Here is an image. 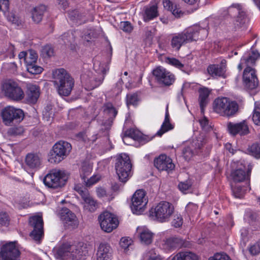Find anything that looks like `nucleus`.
Returning a JSON list of instances; mask_svg holds the SVG:
<instances>
[{"label":"nucleus","mask_w":260,"mask_h":260,"mask_svg":"<svg viewBox=\"0 0 260 260\" xmlns=\"http://www.w3.org/2000/svg\"><path fill=\"white\" fill-rule=\"evenodd\" d=\"M208 35V31L199 25H194L185 29L181 32L173 35L171 39L170 45L175 51H179L181 46L199 40H204Z\"/></svg>","instance_id":"1"},{"label":"nucleus","mask_w":260,"mask_h":260,"mask_svg":"<svg viewBox=\"0 0 260 260\" xmlns=\"http://www.w3.org/2000/svg\"><path fill=\"white\" fill-rule=\"evenodd\" d=\"M54 84L58 94L61 96H68L74 85L73 78L64 69L56 70L53 72Z\"/></svg>","instance_id":"2"},{"label":"nucleus","mask_w":260,"mask_h":260,"mask_svg":"<svg viewBox=\"0 0 260 260\" xmlns=\"http://www.w3.org/2000/svg\"><path fill=\"white\" fill-rule=\"evenodd\" d=\"M174 212L173 205L167 201H161L149 210V217L158 222H168Z\"/></svg>","instance_id":"3"},{"label":"nucleus","mask_w":260,"mask_h":260,"mask_svg":"<svg viewBox=\"0 0 260 260\" xmlns=\"http://www.w3.org/2000/svg\"><path fill=\"white\" fill-rule=\"evenodd\" d=\"M213 107L215 112L228 117L234 116L239 109V105L236 101L224 97L216 99Z\"/></svg>","instance_id":"4"},{"label":"nucleus","mask_w":260,"mask_h":260,"mask_svg":"<svg viewBox=\"0 0 260 260\" xmlns=\"http://www.w3.org/2000/svg\"><path fill=\"white\" fill-rule=\"evenodd\" d=\"M81 245L80 242L77 244L70 245L68 243H63L57 249L56 257L62 260L72 258L73 260H80L81 258Z\"/></svg>","instance_id":"5"},{"label":"nucleus","mask_w":260,"mask_h":260,"mask_svg":"<svg viewBox=\"0 0 260 260\" xmlns=\"http://www.w3.org/2000/svg\"><path fill=\"white\" fill-rule=\"evenodd\" d=\"M72 149L70 143L64 141L56 142L50 150L49 161L51 163L58 164L65 159Z\"/></svg>","instance_id":"6"},{"label":"nucleus","mask_w":260,"mask_h":260,"mask_svg":"<svg viewBox=\"0 0 260 260\" xmlns=\"http://www.w3.org/2000/svg\"><path fill=\"white\" fill-rule=\"evenodd\" d=\"M132 164L129 156L126 154H121L116 159L115 169L119 179L126 182L131 176Z\"/></svg>","instance_id":"7"},{"label":"nucleus","mask_w":260,"mask_h":260,"mask_svg":"<svg viewBox=\"0 0 260 260\" xmlns=\"http://www.w3.org/2000/svg\"><path fill=\"white\" fill-rule=\"evenodd\" d=\"M68 179L64 171L52 170L44 178L45 185L49 188L56 189L63 186Z\"/></svg>","instance_id":"8"},{"label":"nucleus","mask_w":260,"mask_h":260,"mask_svg":"<svg viewBox=\"0 0 260 260\" xmlns=\"http://www.w3.org/2000/svg\"><path fill=\"white\" fill-rule=\"evenodd\" d=\"M147 203L145 191L143 189L137 190L131 199V208L132 212L137 215L141 214L145 210Z\"/></svg>","instance_id":"9"},{"label":"nucleus","mask_w":260,"mask_h":260,"mask_svg":"<svg viewBox=\"0 0 260 260\" xmlns=\"http://www.w3.org/2000/svg\"><path fill=\"white\" fill-rule=\"evenodd\" d=\"M3 121L6 125H11L14 122H20L24 117L23 111L20 109L8 106L2 112Z\"/></svg>","instance_id":"10"},{"label":"nucleus","mask_w":260,"mask_h":260,"mask_svg":"<svg viewBox=\"0 0 260 260\" xmlns=\"http://www.w3.org/2000/svg\"><path fill=\"white\" fill-rule=\"evenodd\" d=\"M2 89L6 96L14 101H20L24 98L22 89L16 82L12 80H9L4 82Z\"/></svg>","instance_id":"11"},{"label":"nucleus","mask_w":260,"mask_h":260,"mask_svg":"<svg viewBox=\"0 0 260 260\" xmlns=\"http://www.w3.org/2000/svg\"><path fill=\"white\" fill-rule=\"evenodd\" d=\"M98 219L102 230L107 233L111 232L116 229L119 224V221L117 217L108 211L101 214Z\"/></svg>","instance_id":"12"},{"label":"nucleus","mask_w":260,"mask_h":260,"mask_svg":"<svg viewBox=\"0 0 260 260\" xmlns=\"http://www.w3.org/2000/svg\"><path fill=\"white\" fill-rule=\"evenodd\" d=\"M29 225L32 229L30 236L36 242L40 243L43 235V220L42 216L35 215L29 219Z\"/></svg>","instance_id":"13"},{"label":"nucleus","mask_w":260,"mask_h":260,"mask_svg":"<svg viewBox=\"0 0 260 260\" xmlns=\"http://www.w3.org/2000/svg\"><path fill=\"white\" fill-rule=\"evenodd\" d=\"M104 78V73L97 76L87 70L82 74V80L84 81V88L86 90H91L99 86L103 83Z\"/></svg>","instance_id":"14"},{"label":"nucleus","mask_w":260,"mask_h":260,"mask_svg":"<svg viewBox=\"0 0 260 260\" xmlns=\"http://www.w3.org/2000/svg\"><path fill=\"white\" fill-rule=\"evenodd\" d=\"M58 215L66 228L74 229L77 228L79 224L78 218L69 209L62 208L59 211Z\"/></svg>","instance_id":"15"},{"label":"nucleus","mask_w":260,"mask_h":260,"mask_svg":"<svg viewBox=\"0 0 260 260\" xmlns=\"http://www.w3.org/2000/svg\"><path fill=\"white\" fill-rule=\"evenodd\" d=\"M20 252L15 242L4 245L0 251V258L3 260H19Z\"/></svg>","instance_id":"16"},{"label":"nucleus","mask_w":260,"mask_h":260,"mask_svg":"<svg viewBox=\"0 0 260 260\" xmlns=\"http://www.w3.org/2000/svg\"><path fill=\"white\" fill-rule=\"evenodd\" d=\"M226 129L228 133L234 137L237 135L243 136L250 133L248 123L246 120L237 123L228 122L226 124Z\"/></svg>","instance_id":"17"},{"label":"nucleus","mask_w":260,"mask_h":260,"mask_svg":"<svg viewBox=\"0 0 260 260\" xmlns=\"http://www.w3.org/2000/svg\"><path fill=\"white\" fill-rule=\"evenodd\" d=\"M153 76L157 82L165 86H170L175 81V76L165 68L158 67L153 70Z\"/></svg>","instance_id":"18"},{"label":"nucleus","mask_w":260,"mask_h":260,"mask_svg":"<svg viewBox=\"0 0 260 260\" xmlns=\"http://www.w3.org/2000/svg\"><path fill=\"white\" fill-rule=\"evenodd\" d=\"M243 81L246 88L249 90L256 89L259 82L255 69L249 68L245 69L243 74Z\"/></svg>","instance_id":"19"},{"label":"nucleus","mask_w":260,"mask_h":260,"mask_svg":"<svg viewBox=\"0 0 260 260\" xmlns=\"http://www.w3.org/2000/svg\"><path fill=\"white\" fill-rule=\"evenodd\" d=\"M154 166L160 171H171L175 168L172 159L165 154H161L154 160Z\"/></svg>","instance_id":"20"},{"label":"nucleus","mask_w":260,"mask_h":260,"mask_svg":"<svg viewBox=\"0 0 260 260\" xmlns=\"http://www.w3.org/2000/svg\"><path fill=\"white\" fill-rule=\"evenodd\" d=\"M252 167L248 166L247 171H245L244 168H238L234 169L231 173L232 179L235 182H243L244 180H250Z\"/></svg>","instance_id":"21"},{"label":"nucleus","mask_w":260,"mask_h":260,"mask_svg":"<svg viewBox=\"0 0 260 260\" xmlns=\"http://www.w3.org/2000/svg\"><path fill=\"white\" fill-rule=\"evenodd\" d=\"M9 0H0V13L5 15L9 21L19 26L21 24V21L18 17L14 13H9Z\"/></svg>","instance_id":"22"},{"label":"nucleus","mask_w":260,"mask_h":260,"mask_svg":"<svg viewBox=\"0 0 260 260\" xmlns=\"http://www.w3.org/2000/svg\"><path fill=\"white\" fill-rule=\"evenodd\" d=\"M104 112L108 115L109 118L104 122L103 125L105 126V129L108 131L113 124L114 119L116 116L118 112L111 103H106L104 106Z\"/></svg>","instance_id":"23"},{"label":"nucleus","mask_w":260,"mask_h":260,"mask_svg":"<svg viewBox=\"0 0 260 260\" xmlns=\"http://www.w3.org/2000/svg\"><path fill=\"white\" fill-rule=\"evenodd\" d=\"M42 162L41 155L37 153H28L25 158L26 166L31 169L39 168Z\"/></svg>","instance_id":"24"},{"label":"nucleus","mask_w":260,"mask_h":260,"mask_svg":"<svg viewBox=\"0 0 260 260\" xmlns=\"http://www.w3.org/2000/svg\"><path fill=\"white\" fill-rule=\"evenodd\" d=\"M113 250L109 244L106 243H101L99 246L97 260H111Z\"/></svg>","instance_id":"25"},{"label":"nucleus","mask_w":260,"mask_h":260,"mask_svg":"<svg viewBox=\"0 0 260 260\" xmlns=\"http://www.w3.org/2000/svg\"><path fill=\"white\" fill-rule=\"evenodd\" d=\"M259 56L260 54L257 51L251 50L245 53L241 58L242 63L245 64V69L249 68L254 69L253 67L255 66L256 60Z\"/></svg>","instance_id":"26"},{"label":"nucleus","mask_w":260,"mask_h":260,"mask_svg":"<svg viewBox=\"0 0 260 260\" xmlns=\"http://www.w3.org/2000/svg\"><path fill=\"white\" fill-rule=\"evenodd\" d=\"M26 100L30 104H35L40 96V89L38 86L31 84H26Z\"/></svg>","instance_id":"27"},{"label":"nucleus","mask_w":260,"mask_h":260,"mask_svg":"<svg viewBox=\"0 0 260 260\" xmlns=\"http://www.w3.org/2000/svg\"><path fill=\"white\" fill-rule=\"evenodd\" d=\"M137 232L141 243L149 245L152 243L154 234L148 229L146 227H138Z\"/></svg>","instance_id":"28"},{"label":"nucleus","mask_w":260,"mask_h":260,"mask_svg":"<svg viewBox=\"0 0 260 260\" xmlns=\"http://www.w3.org/2000/svg\"><path fill=\"white\" fill-rule=\"evenodd\" d=\"M199 92V102L202 113H204V108L209 103V96L211 93V90L209 88L203 87L200 88Z\"/></svg>","instance_id":"29"},{"label":"nucleus","mask_w":260,"mask_h":260,"mask_svg":"<svg viewBox=\"0 0 260 260\" xmlns=\"http://www.w3.org/2000/svg\"><path fill=\"white\" fill-rule=\"evenodd\" d=\"M164 248L168 250L174 249L185 247L184 240L179 237H171L164 240Z\"/></svg>","instance_id":"30"},{"label":"nucleus","mask_w":260,"mask_h":260,"mask_svg":"<svg viewBox=\"0 0 260 260\" xmlns=\"http://www.w3.org/2000/svg\"><path fill=\"white\" fill-rule=\"evenodd\" d=\"M47 10V7L44 5H40L34 7L31 11L32 21L36 24L40 23Z\"/></svg>","instance_id":"31"},{"label":"nucleus","mask_w":260,"mask_h":260,"mask_svg":"<svg viewBox=\"0 0 260 260\" xmlns=\"http://www.w3.org/2000/svg\"><path fill=\"white\" fill-rule=\"evenodd\" d=\"M77 36H80V31L74 30L64 33L61 37V39L66 45H71V49L75 48V43Z\"/></svg>","instance_id":"32"},{"label":"nucleus","mask_w":260,"mask_h":260,"mask_svg":"<svg viewBox=\"0 0 260 260\" xmlns=\"http://www.w3.org/2000/svg\"><path fill=\"white\" fill-rule=\"evenodd\" d=\"M207 71L213 77H224L225 67L224 65L211 64L208 67Z\"/></svg>","instance_id":"33"},{"label":"nucleus","mask_w":260,"mask_h":260,"mask_svg":"<svg viewBox=\"0 0 260 260\" xmlns=\"http://www.w3.org/2000/svg\"><path fill=\"white\" fill-rule=\"evenodd\" d=\"M168 104L167 106L165 113V118L160 129L157 132L156 135L161 136L165 133L173 128V125L170 122V116L169 113Z\"/></svg>","instance_id":"34"},{"label":"nucleus","mask_w":260,"mask_h":260,"mask_svg":"<svg viewBox=\"0 0 260 260\" xmlns=\"http://www.w3.org/2000/svg\"><path fill=\"white\" fill-rule=\"evenodd\" d=\"M83 191L82 190V194ZM82 199L84 200V209L89 212H94L97 208L98 204L90 196L84 197L82 196Z\"/></svg>","instance_id":"35"},{"label":"nucleus","mask_w":260,"mask_h":260,"mask_svg":"<svg viewBox=\"0 0 260 260\" xmlns=\"http://www.w3.org/2000/svg\"><path fill=\"white\" fill-rule=\"evenodd\" d=\"M167 62L169 64L181 70L183 72L188 75H189L191 72L190 69L188 66L184 65L175 58L168 57L167 59Z\"/></svg>","instance_id":"36"},{"label":"nucleus","mask_w":260,"mask_h":260,"mask_svg":"<svg viewBox=\"0 0 260 260\" xmlns=\"http://www.w3.org/2000/svg\"><path fill=\"white\" fill-rule=\"evenodd\" d=\"M158 15L157 6L153 5L149 7H147L145 10L143 20L145 22H148L157 17Z\"/></svg>","instance_id":"37"},{"label":"nucleus","mask_w":260,"mask_h":260,"mask_svg":"<svg viewBox=\"0 0 260 260\" xmlns=\"http://www.w3.org/2000/svg\"><path fill=\"white\" fill-rule=\"evenodd\" d=\"M196 255L193 253L188 251H181L176 254L172 258V260H195Z\"/></svg>","instance_id":"38"},{"label":"nucleus","mask_w":260,"mask_h":260,"mask_svg":"<svg viewBox=\"0 0 260 260\" xmlns=\"http://www.w3.org/2000/svg\"><path fill=\"white\" fill-rule=\"evenodd\" d=\"M54 54L53 47L50 45H46L43 46L41 49V56L44 58H48Z\"/></svg>","instance_id":"39"},{"label":"nucleus","mask_w":260,"mask_h":260,"mask_svg":"<svg viewBox=\"0 0 260 260\" xmlns=\"http://www.w3.org/2000/svg\"><path fill=\"white\" fill-rule=\"evenodd\" d=\"M246 21V17L245 12H239L234 23L235 29L241 27L245 23Z\"/></svg>","instance_id":"40"},{"label":"nucleus","mask_w":260,"mask_h":260,"mask_svg":"<svg viewBox=\"0 0 260 260\" xmlns=\"http://www.w3.org/2000/svg\"><path fill=\"white\" fill-rule=\"evenodd\" d=\"M37 59L38 54L37 52L32 50H29L25 60L26 66L31 65L32 63H37Z\"/></svg>","instance_id":"41"},{"label":"nucleus","mask_w":260,"mask_h":260,"mask_svg":"<svg viewBox=\"0 0 260 260\" xmlns=\"http://www.w3.org/2000/svg\"><path fill=\"white\" fill-rule=\"evenodd\" d=\"M249 153L256 158H260V144L253 143L248 148Z\"/></svg>","instance_id":"42"},{"label":"nucleus","mask_w":260,"mask_h":260,"mask_svg":"<svg viewBox=\"0 0 260 260\" xmlns=\"http://www.w3.org/2000/svg\"><path fill=\"white\" fill-rule=\"evenodd\" d=\"M232 191L234 197L238 199L243 198L246 192V190L239 185L232 186Z\"/></svg>","instance_id":"43"},{"label":"nucleus","mask_w":260,"mask_h":260,"mask_svg":"<svg viewBox=\"0 0 260 260\" xmlns=\"http://www.w3.org/2000/svg\"><path fill=\"white\" fill-rule=\"evenodd\" d=\"M10 219L9 215L6 212H0V227H7L10 223Z\"/></svg>","instance_id":"44"},{"label":"nucleus","mask_w":260,"mask_h":260,"mask_svg":"<svg viewBox=\"0 0 260 260\" xmlns=\"http://www.w3.org/2000/svg\"><path fill=\"white\" fill-rule=\"evenodd\" d=\"M37 63H32L31 65L26 66L27 71L31 74H39L42 72L43 68L37 65Z\"/></svg>","instance_id":"45"},{"label":"nucleus","mask_w":260,"mask_h":260,"mask_svg":"<svg viewBox=\"0 0 260 260\" xmlns=\"http://www.w3.org/2000/svg\"><path fill=\"white\" fill-rule=\"evenodd\" d=\"M24 132V128L22 126H14L9 128L8 134L9 136H15L22 135Z\"/></svg>","instance_id":"46"},{"label":"nucleus","mask_w":260,"mask_h":260,"mask_svg":"<svg viewBox=\"0 0 260 260\" xmlns=\"http://www.w3.org/2000/svg\"><path fill=\"white\" fill-rule=\"evenodd\" d=\"M138 102V94L136 93L127 94L126 95V104L127 105H136Z\"/></svg>","instance_id":"47"},{"label":"nucleus","mask_w":260,"mask_h":260,"mask_svg":"<svg viewBox=\"0 0 260 260\" xmlns=\"http://www.w3.org/2000/svg\"><path fill=\"white\" fill-rule=\"evenodd\" d=\"M139 132L135 131L133 129H129L127 130L124 133V135L123 137V141L125 143V139L128 138H132L136 140Z\"/></svg>","instance_id":"48"},{"label":"nucleus","mask_w":260,"mask_h":260,"mask_svg":"<svg viewBox=\"0 0 260 260\" xmlns=\"http://www.w3.org/2000/svg\"><path fill=\"white\" fill-rule=\"evenodd\" d=\"M252 120L256 125H260V104L254 109Z\"/></svg>","instance_id":"49"},{"label":"nucleus","mask_w":260,"mask_h":260,"mask_svg":"<svg viewBox=\"0 0 260 260\" xmlns=\"http://www.w3.org/2000/svg\"><path fill=\"white\" fill-rule=\"evenodd\" d=\"M84 182L87 187H90L97 183L100 179V177L98 175H93L89 179L86 180L84 177H82Z\"/></svg>","instance_id":"50"},{"label":"nucleus","mask_w":260,"mask_h":260,"mask_svg":"<svg viewBox=\"0 0 260 260\" xmlns=\"http://www.w3.org/2000/svg\"><path fill=\"white\" fill-rule=\"evenodd\" d=\"M172 223L175 228L181 226L183 223V219L181 215L178 214L175 215Z\"/></svg>","instance_id":"51"},{"label":"nucleus","mask_w":260,"mask_h":260,"mask_svg":"<svg viewBox=\"0 0 260 260\" xmlns=\"http://www.w3.org/2000/svg\"><path fill=\"white\" fill-rule=\"evenodd\" d=\"M120 27L123 31L127 33L131 32L133 30V27L128 21L121 22Z\"/></svg>","instance_id":"52"},{"label":"nucleus","mask_w":260,"mask_h":260,"mask_svg":"<svg viewBox=\"0 0 260 260\" xmlns=\"http://www.w3.org/2000/svg\"><path fill=\"white\" fill-rule=\"evenodd\" d=\"M199 121L200 124L203 130L207 131L210 129L211 127L209 124V121L206 117H203L199 119Z\"/></svg>","instance_id":"53"},{"label":"nucleus","mask_w":260,"mask_h":260,"mask_svg":"<svg viewBox=\"0 0 260 260\" xmlns=\"http://www.w3.org/2000/svg\"><path fill=\"white\" fill-rule=\"evenodd\" d=\"M151 139L152 138H150L148 136L144 135L139 133L136 141H138L140 144L143 145L150 141Z\"/></svg>","instance_id":"54"},{"label":"nucleus","mask_w":260,"mask_h":260,"mask_svg":"<svg viewBox=\"0 0 260 260\" xmlns=\"http://www.w3.org/2000/svg\"><path fill=\"white\" fill-rule=\"evenodd\" d=\"M191 186V184L189 181H186L179 183L178 188L183 192L185 193Z\"/></svg>","instance_id":"55"},{"label":"nucleus","mask_w":260,"mask_h":260,"mask_svg":"<svg viewBox=\"0 0 260 260\" xmlns=\"http://www.w3.org/2000/svg\"><path fill=\"white\" fill-rule=\"evenodd\" d=\"M92 250V245L89 243L82 245V256H88Z\"/></svg>","instance_id":"56"},{"label":"nucleus","mask_w":260,"mask_h":260,"mask_svg":"<svg viewBox=\"0 0 260 260\" xmlns=\"http://www.w3.org/2000/svg\"><path fill=\"white\" fill-rule=\"evenodd\" d=\"M193 151L189 147H186L183 150V156L186 160L188 161L192 156Z\"/></svg>","instance_id":"57"},{"label":"nucleus","mask_w":260,"mask_h":260,"mask_svg":"<svg viewBox=\"0 0 260 260\" xmlns=\"http://www.w3.org/2000/svg\"><path fill=\"white\" fill-rule=\"evenodd\" d=\"M132 242L128 238L123 237L120 239V245L122 248L126 249L131 245Z\"/></svg>","instance_id":"58"},{"label":"nucleus","mask_w":260,"mask_h":260,"mask_svg":"<svg viewBox=\"0 0 260 260\" xmlns=\"http://www.w3.org/2000/svg\"><path fill=\"white\" fill-rule=\"evenodd\" d=\"M209 260H231L229 256L225 254L216 253L210 257Z\"/></svg>","instance_id":"59"},{"label":"nucleus","mask_w":260,"mask_h":260,"mask_svg":"<svg viewBox=\"0 0 260 260\" xmlns=\"http://www.w3.org/2000/svg\"><path fill=\"white\" fill-rule=\"evenodd\" d=\"M170 11H171L172 14L176 17H180L183 15V13L179 8V6L176 4L174 5L173 9L170 10Z\"/></svg>","instance_id":"60"},{"label":"nucleus","mask_w":260,"mask_h":260,"mask_svg":"<svg viewBox=\"0 0 260 260\" xmlns=\"http://www.w3.org/2000/svg\"><path fill=\"white\" fill-rule=\"evenodd\" d=\"M197 206L196 204L192 203H189L185 208L186 211L189 214H193L194 211H196L197 210Z\"/></svg>","instance_id":"61"},{"label":"nucleus","mask_w":260,"mask_h":260,"mask_svg":"<svg viewBox=\"0 0 260 260\" xmlns=\"http://www.w3.org/2000/svg\"><path fill=\"white\" fill-rule=\"evenodd\" d=\"M193 143L195 149H197L196 152L198 153V150H200L202 149L205 143L203 139L199 138L198 139L194 142H193Z\"/></svg>","instance_id":"62"},{"label":"nucleus","mask_w":260,"mask_h":260,"mask_svg":"<svg viewBox=\"0 0 260 260\" xmlns=\"http://www.w3.org/2000/svg\"><path fill=\"white\" fill-rule=\"evenodd\" d=\"M92 168V164L89 160L85 161L82 163V171H84L85 173H89L91 171Z\"/></svg>","instance_id":"63"},{"label":"nucleus","mask_w":260,"mask_h":260,"mask_svg":"<svg viewBox=\"0 0 260 260\" xmlns=\"http://www.w3.org/2000/svg\"><path fill=\"white\" fill-rule=\"evenodd\" d=\"M249 252L252 255H256L260 252V246L258 244H254L249 248Z\"/></svg>","instance_id":"64"}]
</instances>
